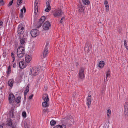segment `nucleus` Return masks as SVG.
Listing matches in <instances>:
<instances>
[{
    "mask_svg": "<svg viewBox=\"0 0 128 128\" xmlns=\"http://www.w3.org/2000/svg\"><path fill=\"white\" fill-rule=\"evenodd\" d=\"M25 53L24 48L22 46H20L18 48L17 51V54L19 58H22Z\"/></svg>",
    "mask_w": 128,
    "mask_h": 128,
    "instance_id": "nucleus-1",
    "label": "nucleus"
},
{
    "mask_svg": "<svg viewBox=\"0 0 128 128\" xmlns=\"http://www.w3.org/2000/svg\"><path fill=\"white\" fill-rule=\"evenodd\" d=\"M39 72V70L38 68L34 67L31 68L30 69V74L32 76H36Z\"/></svg>",
    "mask_w": 128,
    "mask_h": 128,
    "instance_id": "nucleus-2",
    "label": "nucleus"
},
{
    "mask_svg": "<svg viewBox=\"0 0 128 128\" xmlns=\"http://www.w3.org/2000/svg\"><path fill=\"white\" fill-rule=\"evenodd\" d=\"M24 25L22 24H20L18 26V32L20 34H24Z\"/></svg>",
    "mask_w": 128,
    "mask_h": 128,
    "instance_id": "nucleus-3",
    "label": "nucleus"
},
{
    "mask_svg": "<svg viewBox=\"0 0 128 128\" xmlns=\"http://www.w3.org/2000/svg\"><path fill=\"white\" fill-rule=\"evenodd\" d=\"M84 70L85 69L83 68H80L79 77L81 79H83L84 78Z\"/></svg>",
    "mask_w": 128,
    "mask_h": 128,
    "instance_id": "nucleus-4",
    "label": "nucleus"
},
{
    "mask_svg": "<svg viewBox=\"0 0 128 128\" xmlns=\"http://www.w3.org/2000/svg\"><path fill=\"white\" fill-rule=\"evenodd\" d=\"M38 0H36L34 4V12L35 14H38V6L39 4L38 3Z\"/></svg>",
    "mask_w": 128,
    "mask_h": 128,
    "instance_id": "nucleus-5",
    "label": "nucleus"
},
{
    "mask_svg": "<svg viewBox=\"0 0 128 128\" xmlns=\"http://www.w3.org/2000/svg\"><path fill=\"white\" fill-rule=\"evenodd\" d=\"M27 37V34H24L23 36V37H22L20 36V41L21 44L23 45L24 44Z\"/></svg>",
    "mask_w": 128,
    "mask_h": 128,
    "instance_id": "nucleus-6",
    "label": "nucleus"
},
{
    "mask_svg": "<svg viewBox=\"0 0 128 128\" xmlns=\"http://www.w3.org/2000/svg\"><path fill=\"white\" fill-rule=\"evenodd\" d=\"M43 29L45 30H48L49 29L51 25L50 22L48 21L45 22L43 25Z\"/></svg>",
    "mask_w": 128,
    "mask_h": 128,
    "instance_id": "nucleus-7",
    "label": "nucleus"
},
{
    "mask_svg": "<svg viewBox=\"0 0 128 128\" xmlns=\"http://www.w3.org/2000/svg\"><path fill=\"white\" fill-rule=\"evenodd\" d=\"M15 97L12 94H10L8 96V100L10 104L12 103H14Z\"/></svg>",
    "mask_w": 128,
    "mask_h": 128,
    "instance_id": "nucleus-8",
    "label": "nucleus"
},
{
    "mask_svg": "<svg viewBox=\"0 0 128 128\" xmlns=\"http://www.w3.org/2000/svg\"><path fill=\"white\" fill-rule=\"evenodd\" d=\"M124 114L126 116L128 117V102L125 103L124 106Z\"/></svg>",
    "mask_w": 128,
    "mask_h": 128,
    "instance_id": "nucleus-9",
    "label": "nucleus"
},
{
    "mask_svg": "<svg viewBox=\"0 0 128 128\" xmlns=\"http://www.w3.org/2000/svg\"><path fill=\"white\" fill-rule=\"evenodd\" d=\"M62 11L60 10H54L53 14L54 17H57L60 16L62 15Z\"/></svg>",
    "mask_w": 128,
    "mask_h": 128,
    "instance_id": "nucleus-10",
    "label": "nucleus"
},
{
    "mask_svg": "<svg viewBox=\"0 0 128 128\" xmlns=\"http://www.w3.org/2000/svg\"><path fill=\"white\" fill-rule=\"evenodd\" d=\"M38 31L37 29H33L30 32L32 36L33 37H36L38 34Z\"/></svg>",
    "mask_w": 128,
    "mask_h": 128,
    "instance_id": "nucleus-11",
    "label": "nucleus"
},
{
    "mask_svg": "<svg viewBox=\"0 0 128 128\" xmlns=\"http://www.w3.org/2000/svg\"><path fill=\"white\" fill-rule=\"evenodd\" d=\"M48 50L46 48H45L42 54L41 55V57L42 58H44L48 53Z\"/></svg>",
    "mask_w": 128,
    "mask_h": 128,
    "instance_id": "nucleus-12",
    "label": "nucleus"
},
{
    "mask_svg": "<svg viewBox=\"0 0 128 128\" xmlns=\"http://www.w3.org/2000/svg\"><path fill=\"white\" fill-rule=\"evenodd\" d=\"M19 65L20 68L21 69L24 68H25L26 66V63L23 61H21L20 62Z\"/></svg>",
    "mask_w": 128,
    "mask_h": 128,
    "instance_id": "nucleus-13",
    "label": "nucleus"
},
{
    "mask_svg": "<svg viewBox=\"0 0 128 128\" xmlns=\"http://www.w3.org/2000/svg\"><path fill=\"white\" fill-rule=\"evenodd\" d=\"M46 18L44 16H42L41 17L40 20L38 22V24H40V26L42 25V23L44 21Z\"/></svg>",
    "mask_w": 128,
    "mask_h": 128,
    "instance_id": "nucleus-14",
    "label": "nucleus"
},
{
    "mask_svg": "<svg viewBox=\"0 0 128 128\" xmlns=\"http://www.w3.org/2000/svg\"><path fill=\"white\" fill-rule=\"evenodd\" d=\"M6 123V125L9 126H12V122L11 119L7 118Z\"/></svg>",
    "mask_w": 128,
    "mask_h": 128,
    "instance_id": "nucleus-15",
    "label": "nucleus"
},
{
    "mask_svg": "<svg viewBox=\"0 0 128 128\" xmlns=\"http://www.w3.org/2000/svg\"><path fill=\"white\" fill-rule=\"evenodd\" d=\"M14 109L13 107H12L9 111V115L12 118H13L14 116Z\"/></svg>",
    "mask_w": 128,
    "mask_h": 128,
    "instance_id": "nucleus-16",
    "label": "nucleus"
},
{
    "mask_svg": "<svg viewBox=\"0 0 128 128\" xmlns=\"http://www.w3.org/2000/svg\"><path fill=\"white\" fill-rule=\"evenodd\" d=\"M42 99L44 101H49V100L48 95L46 94H43Z\"/></svg>",
    "mask_w": 128,
    "mask_h": 128,
    "instance_id": "nucleus-17",
    "label": "nucleus"
},
{
    "mask_svg": "<svg viewBox=\"0 0 128 128\" xmlns=\"http://www.w3.org/2000/svg\"><path fill=\"white\" fill-rule=\"evenodd\" d=\"M46 4L47 8L45 10L46 12H48L51 10V7L50 6V4L48 2H46Z\"/></svg>",
    "mask_w": 128,
    "mask_h": 128,
    "instance_id": "nucleus-18",
    "label": "nucleus"
},
{
    "mask_svg": "<svg viewBox=\"0 0 128 128\" xmlns=\"http://www.w3.org/2000/svg\"><path fill=\"white\" fill-rule=\"evenodd\" d=\"M91 96L90 94H89L87 100V104L88 106H90L91 104Z\"/></svg>",
    "mask_w": 128,
    "mask_h": 128,
    "instance_id": "nucleus-19",
    "label": "nucleus"
},
{
    "mask_svg": "<svg viewBox=\"0 0 128 128\" xmlns=\"http://www.w3.org/2000/svg\"><path fill=\"white\" fill-rule=\"evenodd\" d=\"M14 83V80L12 79H10L8 82V84L10 87L13 86Z\"/></svg>",
    "mask_w": 128,
    "mask_h": 128,
    "instance_id": "nucleus-20",
    "label": "nucleus"
},
{
    "mask_svg": "<svg viewBox=\"0 0 128 128\" xmlns=\"http://www.w3.org/2000/svg\"><path fill=\"white\" fill-rule=\"evenodd\" d=\"M66 126L65 125H58L54 126L53 128H66Z\"/></svg>",
    "mask_w": 128,
    "mask_h": 128,
    "instance_id": "nucleus-21",
    "label": "nucleus"
},
{
    "mask_svg": "<svg viewBox=\"0 0 128 128\" xmlns=\"http://www.w3.org/2000/svg\"><path fill=\"white\" fill-rule=\"evenodd\" d=\"M48 101H44L42 103V106L43 107L46 108L48 107L49 105Z\"/></svg>",
    "mask_w": 128,
    "mask_h": 128,
    "instance_id": "nucleus-22",
    "label": "nucleus"
},
{
    "mask_svg": "<svg viewBox=\"0 0 128 128\" xmlns=\"http://www.w3.org/2000/svg\"><path fill=\"white\" fill-rule=\"evenodd\" d=\"M104 65V62L103 61H100L98 64V67L100 68L103 67Z\"/></svg>",
    "mask_w": 128,
    "mask_h": 128,
    "instance_id": "nucleus-23",
    "label": "nucleus"
},
{
    "mask_svg": "<svg viewBox=\"0 0 128 128\" xmlns=\"http://www.w3.org/2000/svg\"><path fill=\"white\" fill-rule=\"evenodd\" d=\"M29 90V88L28 84L27 86L26 87L25 90L24 91V96H26L27 94V93L28 92Z\"/></svg>",
    "mask_w": 128,
    "mask_h": 128,
    "instance_id": "nucleus-24",
    "label": "nucleus"
},
{
    "mask_svg": "<svg viewBox=\"0 0 128 128\" xmlns=\"http://www.w3.org/2000/svg\"><path fill=\"white\" fill-rule=\"evenodd\" d=\"M21 99V96H18L15 100L14 99V103H16L17 104L19 103L20 102Z\"/></svg>",
    "mask_w": 128,
    "mask_h": 128,
    "instance_id": "nucleus-25",
    "label": "nucleus"
},
{
    "mask_svg": "<svg viewBox=\"0 0 128 128\" xmlns=\"http://www.w3.org/2000/svg\"><path fill=\"white\" fill-rule=\"evenodd\" d=\"M31 60V58L29 55L27 56L25 58V60L27 62H29Z\"/></svg>",
    "mask_w": 128,
    "mask_h": 128,
    "instance_id": "nucleus-26",
    "label": "nucleus"
},
{
    "mask_svg": "<svg viewBox=\"0 0 128 128\" xmlns=\"http://www.w3.org/2000/svg\"><path fill=\"white\" fill-rule=\"evenodd\" d=\"M78 10L80 12H83L84 11V9L82 4H79L78 5Z\"/></svg>",
    "mask_w": 128,
    "mask_h": 128,
    "instance_id": "nucleus-27",
    "label": "nucleus"
},
{
    "mask_svg": "<svg viewBox=\"0 0 128 128\" xmlns=\"http://www.w3.org/2000/svg\"><path fill=\"white\" fill-rule=\"evenodd\" d=\"M83 3L86 5H88L90 4V2L89 0H82Z\"/></svg>",
    "mask_w": 128,
    "mask_h": 128,
    "instance_id": "nucleus-28",
    "label": "nucleus"
},
{
    "mask_svg": "<svg viewBox=\"0 0 128 128\" xmlns=\"http://www.w3.org/2000/svg\"><path fill=\"white\" fill-rule=\"evenodd\" d=\"M56 124V122L54 120H52L50 122V124L52 126H54Z\"/></svg>",
    "mask_w": 128,
    "mask_h": 128,
    "instance_id": "nucleus-29",
    "label": "nucleus"
},
{
    "mask_svg": "<svg viewBox=\"0 0 128 128\" xmlns=\"http://www.w3.org/2000/svg\"><path fill=\"white\" fill-rule=\"evenodd\" d=\"M68 119V118L66 116H65L62 117V118L61 119V120L62 121L64 122V121Z\"/></svg>",
    "mask_w": 128,
    "mask_h": 128,
    "instance_id": "nucleus-30",
    "label": "nucleus"
},
{
    "mask_svg": "<svg viewBox=\"0 0 128 128\" xmlns=\"http://www.w3.org/2000/svg\"><path fill=\"white\" fill-rule=\"evenodd\" d=\"M11 72V68L10 66H9L8 68V70H7V73L8 74H9Z\"/></svg>",
    "mask_w": 128,
    "mask_h": 128,
    "instance_id": "nucleus-31",
    "label": "nucleus"
},
{
    "mask_svg": "<svg viewBox=\"0 0 128 128\" xmlns=\"http://www.w3.org/2000/svg\"><path fill=\"white\" fill-rule=\"evenodd\" d=\"M22 0H17V4L18 5H20L22 2Z\"/></svg>",
    "mask_w": 128,
    "mask_h": 128,
    "instance_id": "nucleus-32",
    "label": "nucleus"
},
{
    "mask_svg": "<svg viewBox=\"0 0 128 128\" xmlns=\"http://www.w3.org/2000/svg\"><path fill=\"white\" fill-rule=\"evenodd\" d=\"M107 114L108 116H110L111 114V110L110 109H108L107 111Z\"/></svg>",
    "mask_w": 128,
    "mask_h": 128,
    "instance_id": "nucleus-33",
    "label": "nucleus"
},
{
    "mask_svg": "<svg viewBox=\"0 0 128 128\" xmlns=\"http://www.w3.org/2000/svg\"><path fill=\"white\" fill-rule=\"evenodd\" d=\"M11 54L12 57L13 58L12 62H14V61L15 59V58L14 57V53L12 52L11 53Z\"/></svg>",
    "mask_w": 128,
    "mask_h": 128,
    "instance_id": "nucleus-34",
    "label": "nucleus"
},
{
    "mask_svg": "<svg viewBox=\"0 0 128 128\" xmlns=\"http://www.w3.org/2000/svg\"><path fill=\"white\" fill-rule=\"evenodd\" d=\"M22 115L24 118H26V114L25 112H23L22 113Z\"/></svg>",
    "mask_w": 128,
    "mask_h": 128,
    "instance_id": "nucleus-35",
    "label": "nucleus"
},
{
    "mask_svg": "<svg viewBox=\"0 0 128 128\" xmlns=\"http://www.w3.org/2000/svg\"><path fill=\"white\" fill-rule=\"evenodd\" d=\"M13 1L14 0H12L11 1H10L9 2V4H8V7H9L11 5H12L13 3Z\"/></svg>",
    "mask_w": 128,
    "mask_h": 128,
    "instance_id": "nucleus-36",
    "label": "nucleus"
},
{
    "mask_svg": "<svg viewBox=\"0 0 128 128\" xmlns=\"http://www.w3.org/2000/svg\"><path fill=\"white\" fill-rule=\"evenodd\" d=\"M104 5L106 7L109 6L108 3L106 0L104 1Z\"/></svg>",
    "mask_w": 128,
    "mask_h": 128,
    "instance_id": "nucleus-37",
    "label": "nucleus"
},
{
    "mask_svg": "<svg viewBox=\"0 0 128 128\" xmlns=\"http://www.w3.org/2000/svg\"><path fill=\"white\" fill-rule=\"evenodd\" d=\"M110 75V71H108L106 72V80L107 79V78L108 76H109Z\"/></svg>",
    "mask_w": 128,
    "mask_h": 128,
    "instance_id": "nucleus-38",
    "label": "nucleus"
},
{
    "mask_svg": "<svg viewBox=\"0 0 128 128\" xmlns=\"http://www.w3.org/2000/svg\"><path fill=\"white\" fill-rule=\"evenodd\" d=\"M24 126L25 128H28V124L27 123L25 122L24 123Z\"/></svg>",
    "mask_w": 128,
    "mask_h": 128,
    "instance_id": "nucleus-39",
    "label": "nucleus"
},
{
    "mask_svg": "<svg viewBox=\"0 0 128 128\" xmlns=\"http://www.w3.org/2000/svg\"><path fill=\"white\" fill-rule=\"evenodd\" d=\"M0 4L2 5H3L4 4V2L3 0H0Z\"/></svg>",
    "mask_w": 128,
    "mask_h": 128,
    "instance_id": "nucleus-40",
    "label": "nucleus"
},
{
    "mask_svg": "<svg viewBox=\"0 0 128 128\" xmlns=\"http://www.w3.org/2000/svg\"><path fill=\"white\" fill-rule=\"evenodd\" d=\"M23 12H21L19 16V17L20 18H23Z\"/></svg>",
    "mask_w": 128,
    "mask_h": 128,
    "instance_id": "nucleus-41",
    "label": "nucleus"
},
{
    "mask_svg": "<svg viewBox=\"0 0 128 128\" xmlns=\"http://www.w3.org/2000/svg\"><path fill=\"white\" fill-rule=\"evenodd\" d=\"M65 19V18H64V17H63L61 19V20H60V22L61 23H62V22H63V21H62V20H64Z\"/></svg>",
    "mask_w": 128,
    "mask_h": 128,
    "instance_id": "nucleus-42",
    "label": "nucleus"
},
{
    "mask_svg": "<svg viewBox=\"0 0 128 128\" xmlns=\"http://www.w3.org/2000/svg\"><path fill=\"white\" fill-rule=\"evenodd\" d=\"M106 12H108L109 10V6L106 7Z\"/></svg>",
    "mask_w": 128,
    "mask_h": 128,
    "instance_id": "nucleus-43",
    "label": "nucleus"
},
{
    "mask_svg": "<svg viewBox=\"0 0 128 128\" xmlns=\"http://www.w3.org/2000/svg\"><path fill=\"white\" fill-rule=\"evenodd\" d=\"M33 96V94H31V95H30L29 96V97L28 98L29 99H30V100L32 98Z\"/></svg>",
    "mask_w": 128,
    "mask_h": 128,
    "instance_id": "nucleus-44",
    "label": "nucleus"
},
{
    "mask_svg": "<svg viewBox=\"0 0 128 128\" xmlns=\"http://www.w3.org/2000/svg\"><path fill=\"white\" fill-rule=\"evenodd\" d=\"M126 40H124V46H126Z\"/></svg>",
    "mask_w": 128,
    "mask_h": 128,
    "instance_id": "nucleus-45",
    "label": "nucleus"
},
{
    "mask_svg": "<svg viewBox=\"0 0 128 128\" xmlns=\"http://www.w3.org/2000/svg\"><path fill=\"white\" fill-rule=\"evenodd\" d=\"M47 108H46V109H44L43 110V111L44 112H46L47 111Z\"/></svg>",
    "mask_w": 128,
    "mask_h": 128,
    "instance_id": "nucleus-46",
    "label": "nucleus"
},
{
    "mask_svg": "<svg viewBox=\"0 0 128 128\" xmlns=\"http://www.w3.org/2000/svg\"><path fill=\"white\" fill-rule=\"evenodd\" d=\"M23 9H24V12H26V9L25 8V7L24 6L23 7Z\"/></svg>",
    "mask_w": 128,
    "mask_h": 128,
    "instance_id": "nucleus-47",
    "label": "nucleus"
},
{
    "mask_svg": "<svg viewBox=\"0 0 128 128\" xmlns=\"http://www.w3.org/2000/svg\"><path fill=\"white\" fill-rule=\"evenodd\" d=\"M16 63H14L13 64V66L14 68H15L16 66Z\"/></svg>",
    "mask_w": 128,
    "mask_h": 128,
    "instance_id": "nucleus-48",
    "label": "nucleus"
},
{
    "mask_svg": "<svg viewBox=\"0 0 128 128\" xmlns=\"http://www.w3.org/2000/svg\"><path fill=\"white\" fill-rule=\"evenodd\" d=\"M3 22L2 21H0V26H1Z\"/></svg>",
    "mask_w": 128,
    "mask_h": 128,
    "instance_id": "nucleus-49",
    "label": "nucleus"
},
{
    "mask_svg": "<svg viewBox=\"0 0 128 128\" xmlns=\"http://www.w3.org/2000/svg\"><path fill=\"white\" fill-rule=\"evenodd\" d=\"M24 10V9H23V8H22V9L21 10V12H23V11Z\"/></svg>",
    "mask_w": 128,
    "mask_h": 128,
    "instance_id": "nucleus-50",
    "label": "nucleus"
},
{
    "mask_svg": "<svg viewBox=\"0 0 128 128\" xmlns=\"http://www.w3.org/2000/svg\"><path fill=\"white\" fill-rule=\"evenodd\" d=\"M126 48L128 50V46H125Z\"/></svg>",
    "mask_w": 128,
    "mask_h": 128,
    "instance_id": "nucleus-51",
    "label": "nucleus"
},
{
    "mask_svg": "<svg viewBox=\"0 0 128 128\" xmlns=\"http://www.w3.org/2000/svg\"><path fill=\"white\" fill-rule=\"evenodd\" d=\"M0 128H3V126L2 125H0Z\"/></svg>",
    "mask_w": 128,
    "mask_h": 128,
    "instance_id": "nucleus-52",
    "label": "nucleus"
},
{
    "mask_svg": "<svg viewBox=\"0 0 128 128\" xmlns=\"http://www.w3.org/2000/svg\"><path fill=\"white\" fill-rule=\"evenodd\" d=\"M76 66H77L78 65V63L77 62L76 63Z\"/></svg>",
    "mask_w": 128,
    "mask_h": 128,
    "instance_id": "nucleus-53",
    "label": "nucleus"
}]
</instances>
